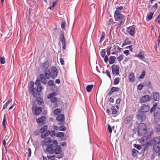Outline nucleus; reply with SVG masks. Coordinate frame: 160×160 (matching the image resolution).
Returning <instances> with one entry per match:
<instances>
[{
	"label": "nucleus",
	"instance_id": "69168bd1",
	"mask_svg": "<svg viewBox=\"0 0 160 160\" xmlns=\"http://www.w3.org/2000/svg\"><path fill=\"white\" fill-rule=\"evenodd\" d=\"M157 21L158 24H160V14L159 15L157 18Z\"/></svg>",
	"mask_w": 160,
	"mask_h": 160
},
{
	"label": "nucleus",
	"instance_id": "6e6552de",
	"mask_svg": "<svg viewBox=\"0 0 160 160\" xmlns=\"http://www.w3.org/2000/svg\"><path fill=\"white\" fill-rule=\"evenodd\" d=\"M112 70V74L115 76L119 74V66L117 65L113 64L111 67Z\"/></svg>",
	"mask_w": 160,
	"mask_h": 160
},
{
	"label": "nucleus",
	"instance_id": "7c9ffc66",
	"mask_svg": "<svg viewBox=\"0 0 160 160\" xmlns=\"http://www.w3.org/2000/svg\"><path fill=\"white\" fill-rule=\"evenodd\" d=\"M158 5L157 3H156L154 5H153L151 8V10L152 12H154L158 8Z\"/></svg>",
	"mask_w": 160,
	"mask_h": 160
},
{
	"label": "nucleus",
	"instance_id": "58836bf2",
	"mask_svg": "<svg viewBox=\"0 0 160 160\" xmlns=\"http://www.w3.org/2000/svg\"><path fill=\"white\" fill-rule=\"evenodd\" d=\"M48 85L50 86H55L54 81L50 80L48 82Z\"/></svg>",
	"mask_w": 160,
	"mask_h": 160
},
{
	"label": "nucleus",
	"instance_id": "bb28decb",
	"mask_svg": "<svg viewBox=\"0 0 160 160\" xmlns=\"http://www.w3.org/2000/svg\"><path fill=\"white\" fill-rule=\"evenodd\" d=\"M12 99L11 98L9 99V100L4 105L2 108V110L6 109L8 106L10 104V103L12 102Z\"/></svg>",
	"mask_w": 160,
	"mask_h": 160
},
{
	"label": "nucleus",
	"instance_id": "f704fd0d",
	"mask_svg": "<svg viewBox=\"0 0 160 160\" xmlns=\"http://www.w3.org/2000/svg\"><path fill=\"white\" fill-rule=\"evenodd\" d=\"M64 136V134L63 132H59L56 133V136L57 137H62Z\"/></svg>",
	"mask_w": 160,
	"mask_h": 160
},
{
	"label": "nucleus",
	"instance_id": "412c9836",
	"mask_svg": "<svg viewBox=\"0 0 160 160\" xmlns=\"http://www.w3.org/2000/svg\"><path fill=\"white\" fill-rule=\"evenodd\" d=\"M133 116L132 115H130L127 117L125 120V122L126 124L129 123L132 120Z\"/></svg>",
	"mask_w": 160,
	"mask_h": 160
},
{
	"label": "nucleus",
	"instance_id": "6e6d98bb",
	"mask_svg": "<svg viewBox=\"0 0 160 160\" xmlns=\"http://www.w3.org/2000/svg\"><path fill=\"white\" fill-rule=\"evenodd\" d=\"M50 132L51 134V136L52 137H53L54 136H56V133H55V131L53 130H52L50 131Z\"/></svg>",
	"mask_w": 160,
	"mask_h": 160
},
{
	"label": "nucleus",
	"instance_id": "3c124183",
	"mask_svg": "<svg viewBox=\"0 0 160 160\" xmlns=\"http://www.w3.org/2000/svg\"><path fill=\"white\" fill-rule=\"evenodd\" d=\"M114 23V22H113V20L112 18H110L108 20V25H113Z\"/></svg>",
	"mask_w": 160,
	"mask_h": 160
},
{
	"label": "nucleus",
	"instance_id": "a878e982",
	"mask_svg": "<svg viewBox=\"0 0 160 160\" xmlns=\"http://www.w3.org/2000/svg\"><path fill=\"white\" fill-rule=\"evenodd\" d=\"M48 127V126L45 125L41 128L40 132L41 134L44 133V132H46L47 130Z\"/></svg>",
	"mask_w": 160,
	"mask_h": 160
},
{
	"label": "nucleus",
	"instance_id": "5701e85b",
	"mask_svg": "<svg viewBox=\"0 0 160 160\" xmlns=\"http://www.w3.org/2000/svg\"><path fill=\"white\" fill-rule=\"evenodd\" d=\"M39 76L41 82L44 84H46L47 83V80L45 78V75L43 74H41Z\"/></svg>",
	"mask_w": 160,
	"mask_h": 160
},
{
	"label": "nucleus",
	"instance_id": "ea45409f",
	"mask_svg": "<svg viewBox=\"0 0 160 160\" xmlns=\"http://www.w3.org/2000/svg\"><path fill=\"white\" fill-rule=\"evenodd\" d=\"M60 39L62 43L65 42L64 33H63L62 36L60 37Z\"/></svg>",
	"mask_w": 160,
	"mask_h": 160
},
{
	"label": "nucleus",
	"instance_id": "4d7b16f0",
	"mask_svg": "<svg viewBox=\"0 0 160 160\" xmlns=\"http://www.w3.org/2000/svg\"><path fill=\"white\" fill-rule=\"evenodd\" d=\"M145 75V72L144 70H143L142 72V74L139 76V78L140 79H142Z\"/></svg>",
	"mask_w": 160,
	"mask_h": 160
},
{
	"label": "nucleus",
	"instance_id": "f3484780",
	"mask_svg": "<svg viewBox=\"0 0 160 160\" xmlns=\"http://www.w3.org/2000/svg\"><path fill=\"white\" fill-rule=\"evenodd\" d=\"M42 67L44 69L45 72H49L50 70L49 68V64L48 62H46L43 63Z\"/></svg>",
	"mask_w": 160,
	"mask_h": 160
},
{
	"label": "nucleus",
	"instance_id": "f03ea898",
	"mask_svg": "<svg viewBox=\"0 0 160 160\" xmlns=\"http://www.w3.org/2000/svg\"><path fill=\"white\" fill-rule=\"evenodd\" d=\"M114 17L115 20L119 22L116 28V29H118L125 22L124 16L121 13L120 11L116 10L114 13Z\"/></svg>",
	"mask_w": 160,
	"mask_h": 160
},
{
	"label": "nucleus",
	"instance_id": "9b49d317",
	"mask_svg": "<svg viewBox=\"0 0 160 160\" xmlns=\"http://www.w3.org/2000/svg\"><path fill=\"white\" fill-rule=\"evenodd\" d=\"M36 106L33 105L32 107V110H34L35 114L37 115H38L42 112V108L41 107H36Z\"/></svg>",
	"mask_w": 160,
	"mask_h": 160
},
{
	"label": "nucleus",
	"instance_id": "6ab92c4d",
	"mask_svg": "<svg viewBox=\"0 0 160 160\" xmlns=\"http://www.w3.org/2000/svg\"><path fill=\"white\" fill-rule=\"evenodd\" d=\"M120 89V88L116 87H113L111 88L110 91L107 94V96H110L113 92L118 91Z\"/></svg>",
	"mask_w": 160,
	"mask_h": 160
},
{
	"label": "nucleus",
	"instance_id": "f257e3e1",
	"mask_svg": "<svg viewBox=\"0 0 160 160\" xmlns=\"http://www.w3.org/2000/svg\"><path fill=\"white\" fill-rule=\"evenodd\" d=\"M52 144H50L47 147L46 150L45 151L46 153L48 152L50 154L54 153L56 154H59L62 152V148L60 146L58 145V143L57 140H53Z\"/></svg>",
	"mask_w": 160,
	"mask_h": 160
},
{
	"label": "nucleus",
	"instance_id": "cd10ccee",
	"mask_svg": "<svg viewBox=\"0 0 160 160\" xmlns=\"http://www.w3.org/2000/svg\"><path fill=\"white\" fill-rule=\"evenodd\" d=\"M153 98L155 100L158 101L159 98V93L158 92H155L153 93Z\"/></svg>",
	"mask_w": 160,
	"mask_h": 160
},
{
	"label": "nucleus",
	"instance_id": "13d9d810",
	"mask_svg": "<svg viewBox=\"0 0 160 160\" xmlns=\"http://www.w3.org/2000/svg\"><path fill=\"white\" fill-rule=\"evenodd\" d=\"M134 146L135 148L139 150H140L142 148L141 147L140 145L134 144Z\"/></svg>",
	"mask_w": 160,
	"mask_h": 160
},
{
	"label": "nucleus",
	"instance_id": "603ef678",
	"mask_svg": "<svg viewBox=\"0 0 160 160\" xmlns=\"http://www.w3.org/2000/svg\"><path fill=\"white\" fill-rule=\"evenodd\" d=\"M42 89V88L41 85L37 86V92H40Z\"/></svg>",
	"mask_w": 160,
	"mask_h": 160
},
{
	"label": "nucleus",
	"instance_id": "7ed1b4c3",
	"mask_svg": "<svg viewBox=\"0 0 160 160\" xmlns=\"http://www.w3.org/2000/svg\"><path fill=\"white\" fill-rule=\"evenodd\" d=\"M150 143L153 145V150L155 153H157L160 150V137H155L150 141Z\"/></svg>",
	"mask_w": 160,
	"mask_h": 160
},
{
	"label": "nucleus",
	"instance_id": "1a4fd4ad",
	"mask_svg": "<svg viewBox=\"0 0 160 160\" xmlns=\"http://www.w3.org/2000/svg\"><path fill=\"white\" fill-rule=\"evenodd\" d=\"M29 90L31 91L34 97L35 98H38L40 96V94L38 93L34 92V83L33 82H31L29 87Z\"/></svg>",
	"mask_w": 160,
	"mask_h": 160
},
{
	"label": "nucleus",
	"instance_id": "c03bdc74",
	"mask_svg": "<svg viewBox=\"0 0 160 160\" xmlns=\"http://www.w3.org/2000/svg\"><path fill=\"white\" fill-rule=\"evenodd\" d=\"M106 53V50L105 49H102L101 52V56L102 57L104 58L105 56Z\"/></svg>",
	"mask_w": 160,
	"mask_h": 160
},
{
	"label": "nucleus",
	"instance_id": "aec40b11",
	"mask_svg": "<svg viewBox=\"0 0 160 160\" xmlns=\"http://www.w3.org/2000/svg\"><path fill=\"white\" fill-rule=\"evenodd\" d=\"M149 96L148 95H146L142 96L141 98L140 102L141 103H143L147 102Z\"/></svg>",
	"mask_w": 160,
	"mask_h": 160
},
{
	"label": "nucleus",
	"instance_id": "37998d69",
	"mask_svg": "<svg viewBox=\"0 0 160 160\" xmlns=\"http://www.w3.org/2000/svg\"><path fill=\"white\" fill-rule=\"evenodd\" d=\"M105 33L103 32H102L101 37L100 39V43H101L102 41L104 39L105 37Z\"/></svg>",
	"mask_w": 160,
	"mask_h": 160
},
{
	"label": "nucleus",
	"instance_id": "473e14b6",
	"mask_svg": "<svg viewBox=\"0 0 160 160\" xmlns=\"http://www.w3.org/2000/svg\"><path fill=\"white\" fill-rule=\"evenodd\" d=\"M6 122V115L5 114L4 115L3 119L2 121V125L4 130H5L6 128L5 123Z\"/></svg>",
	"mask_w": 160,
	"mask_h": 160
},
{
	"label": "nucleus",
	"instance_id": "0e129e2a",
	"mask_svg": "<svg viewBox=\"0 0 160 160\" xmlns=\"http://www.w3.org/2000/svg\"><path fill=\"white\" fill-rule=\"evenodd\" d=\"M143 87V85L141 84H140L138 86V89L139 90H141Z\"/></svg>",
	"mask_w": 160,
	"mask_h": 160
},
{
	"label": "nucleus",
	"instance_id": "e433bc0d",
	"mask_svg": "<svg viewBox=\"0 0 160 160\" xmlns=\"http://www.w3.org/2000/svg\"><path fill=\"white\" fill-rule=\"evenodd\" d=\"M138 152V151L135 149H133L132 150V155L134 157H135L137 155Z\"/></svg>",
	"mask_w": 160,
	"mask_h": 160
},
{
	"label": "nucleus",
	"instance_id": "9d476101",
	"mask_svg": "<svg viewBox=\"0 0 160 160\" xmlns=\"http://www.w3.org/2000/svg\"><path fill=\"white\" fill-rule=\"evenodd\" d=\"M50 73L51 77L52 79H54L57 77L58 72L57 69L55 67L52 66V67Z\"/></svg>",
	"mask_w": 160,
	"mask_h": 160
},
{
	"label": "nucleus",
	"instance_id": "2f4dec72",
	"mask_svg": "<svg viewBox=\"0 0 160 160\" xmlns=\"http://www.w3.org/2000/svg\"><path fill=\"white\" fill-rule=\"evenodd\" d=\"M93 86V85H88L86 88L87 92H90L92 91Z\"/></svg>",
	"mask_w": 160,
	"mask_h": 160
},
{
	"label": "nucleus",
	"instance_id": "a211bd4d",
	"mask_svg": "<svg viewBox=\"0 0 160 160\" xmlns=\"http://www.w3.org/2000/svg\"><path fill=\"white\" fill-rule=\"evenodd\" d=\"M129 81L130 82H133L135 80V77L133 72H131L129 73L128 76Z\"/></svg>",
	"mask_w": 160,
	"mask_h": 160
},
{
	"label": "nucleus",
	"instance_id": "a18cd8bd",
	"mask_svg": "<svg viewBox=\"0 0 160 160\" xmlns=\"http://www.w3.org/2000/svg\"><path fill=\"white\" fill-rule=\"evenodd\" d=\"M45 76L46 77V78L49 79L50 78V75H51L50 70H49V72H45Z\"/></svg>",
	"mask_w": 160,
	"mask_h": 160
},
{
	"label": "nucleus",
	"instance_id": "a19ab883",
	"mask_svg": "<svg viewBox=\"0 0 160 160\" xmlns=\"http://www.w3.org/2000/svg\"><path fill=\"white\" fill-rule=\"evenodd\" d=\"M53 112H54V113L55 115H58V114H59L60 113H61V110L60 109L57 108V109H55L54 111Z\"/></svg>",
	"mask_w": 160,
	"mask_h": 160
},
{
	"label": "nucleus",
	"instance_id": "423d86ee",
	"mask_svg": "<svg viewBox=\"0 0 160 160\" xmlns=\"http://www.w3.org/2000/svg\"><path fill=\"white\" fill-rule=\"evenodd\" d=\"M51 142L52 140L50 138H45L44 139L41 141V145L42 147L44 146L48 147L50 145Z\"/></svg>",
	"mask_w": 160,
	"mask_h": 160
},
{
	"label": "nucleus",
	"instance_id": "c85d7f7f",
	"mask_svg": "<svg viewBox=\"0 0 160 160\" xmlns=\"http://www.w3.org/2000/svg\"><path fill=\"white\" fill-rule=\"evenodd\" d=\"M154 13V12H149L147 17V19H148V21H149L151 19Z\"/></svg>",
	"mask_w": 160,
	"mask_h": 160
},
{
	"label": "nucleus",
	"instance_id": "4be33fe9",
	"mask_svg": "<svg viewBox=\"0 0 160 160\" xmlns=\"http://www.w3.org/2000/svg\"><path fill=\"white\" fill-rule=\"evenodd\" d=\"M116 57L115 56H110L108 59L109 63L110 64H112L115 62Z\"/></svg>",
	"mask_w": 160,
	"mask_h": 160
},
{
	"label": "nucleus",
	"instance_id": "79ce46f5",
	"mask_svg": "<svg viewBox=\"0 0 160 160\" xmlns=\"http://www.w3.org/2000/svg\"><path fill=\"white\" fill-rule=\"evenodd\" d=\"M111 110L112 111V114H116L117 113V110L115 108V107L114 106H112V107Z\"/></svg>",
	"mask_w": 160,
	"mask_h": 160
},
{
	"label": "nucleus",
	"instance_id": "774afa93",
	"mask_svg": "<svg viewBox=\"0 0 160 160\" xmlns=\"http://www.w3.org/2000/svg\"><path fill=\"white\" fill-rule=\"evenodd\" d=\"M60 62L61 64L62 65H64V61L63 59L62 58H60Z\"/></svg>",
	"mask_w": 160,
	"mask_h": 160
},
{
	"label": "nucleus",
	"instance_id": "dca6fc26",
	"mask_svg": "<svg viewBox=\"0 0 160 160\" xmlns=\"http://www.w3.org/2000/svg\"><path fill=\"white\" fill-rule=\"evenodd\" d=\"M150 109V107L148 105L144 104L142 107H141V108L140 110V112H148Z\"/></svg>",
	"mask_w": 160,
	"mask_h": 160
},
{
	"label": "nucleus",
	"instance_id": "c9c22d12",
	"mask_svg": "<svg viewBox=\"0 0 160 160\" xmlns=\"http://www.w3.org/2000/svg\"><path fill=\"white\" fill-rule=\"evenodd\" d=\"M119 82L120 78H116L114 80L113 84L114 85H117L118 84Z\"/></svg>",
	"mask_w": 160,
	"mask_h": 160
},
{
	"label": "nucleus",
	"instance_id": "4468645a",
	"mask_svg": "<svg viewBox=\"0 0 160 160\" xmlns=\"http://www.w3.org/2000/svg\"><path fill=\"white\" fill-rule=\"evenodd\" d=\"M140 114L137 116V118L138 120L140 121L141 122L144 121L146 118V115L144 113H141L140 112Z\"/></svg>",
	"mask_w": 160,
	"mask_h": 160
},
{
	"label": "nucleus",
	"instance_id": "f8f14e48",
	"mask_svg": "<svg viewBox=\"0 0 160 160\" xmlns=\"http://www.w3.org/2000/svg\"><path fill=\"white\" fill-rule=\"evenodd\" d=\"M56 120L59 121V122L58 123L59 125H62L63 123V122L64 121V116L63 114H62L59 115L56 118Z\"/></svg>",
	"mask_w": 160,
	"mask_h": 160
},
{
	"label": "nucleus",
	"instance_id": "2eb2a0df",
	"mask_svg": "<svg viewBox=\"0 0 160 160\" xmlns=\"http://www.w3.org/2000/svg\"><path fill=\"white\" fill-rule=\"evenodd\" d=\"M46 120V118L45 116H42L37 119V122L38 124L43 125Z\"/></svg>",
	"mask_w": 160,
	"mask_h": 160
},
{
	"label": "nucleus",
	"instance_id": "4c0bfd02",
	"mask_svg": "<svg viewBox=\"0 0 160 160\" xmlns=\"http://www.w3.org/2000/svg\"><path fill=\"white\" fill-rule=\"evenodd\" d=\"M37 103L39 105H41L43 103V100L42 98L38 99L37 100Z\"/></svg>",
	"mask_w": 160,
	"mask_h": 160
},
{
	"label": "nucleus",
	"instance_id": "ddd939ff",
	"mask_svg": "<svg viewBox=\"0 0 160 160\" xmlns=\"http://www.w3.org/2000/svg\"><path fill=\"white\" fill-rule=\"evenodd\" d=\"M154 116L156 119H160V108H156L154 112Z\"/></svg>",
	"mask_w": 160,
	"mask_h": 160
},
{
	"label": "nucleus",
	"instance_id": "49530a36",
	"mask_svg": "<svg viewBox=\"0 0 160 160\" xmlns=\"http://www.w3.org/2000/svg\"><path fill=\"white\" fill-rule=\"evenodd\" d=\"M66 23L64 20H62L61 23V27L63 29H64L65 27Z\"/></svg>",
	"mask_w": 160,
	"mask_h": 160
},
{
	"label": "nucleus",
	"instance_id": "393cba45",
	"mask_svg": "<svg viewBox=\"0 0 160 160\" xmlns=\"http://www.w3.org/2000/svg\"><path fill=\"white\" fill-rule=\"evenodd\" d=\"M131 43V41H130L128 38H126L123 43L122 47L125 46V45H129Z\"/></svg>",
	"mask_w": 160,
	"mask_h": 160
},
{
	"label": "nucleus",
	"instance_id": "39448f33",
	"mask_svg": "<svg viewBox=\"0 0 160 160\" xmlns=\"http://www.w3.org/2000/svg\"><path fill=\"white\" fill-rule=\"evenodd\" d=\"M57 94L56 92H53L49 95L47 97L48 99L51 98V103H55L58 100V98L56 97H54L57 95Z\"/></svg>",
	"mask_w": 160,
	"mask_h": 160
},
{
	"label": "nucleus",
	"instance_id": "680f3d73",
	"mask_svg": "<svg viewBox=\"0 0 160 160\" xmlns=\"http://www.w3.org/2000/svg\"><path fill=\"white\" fill-rule=\"evenodd\" d=\"M108 129L109 132L111 133L112 132V130L111 126L109 124L108 125Z\"/></svg>",
	"mask_w": 160,
	"mask_h": 160
},
{
	"label": "nucleus",
	"instance_id": "c756f323",
	"mask_svg": "<svg viewBox=\"0 0 160 160\" xmlns=\"http://www.w3.org/2000/svg\"><path fill=\"white\" fill-rule=\"evenodd\" d=\"M136 56L142 59H143L145 58L144 54L141 52H140L138 54L136 55Z\"/></svg>",
	"mask_w": 160,
	"mask_h": 160
},
{
	"label": "nucleus",
	"instance_id": "338daca9",
	"mask_svg": "<svg viewBox=\"0 0 160 160\" xmlns=\"http://www.w3.org/2000/svg\"><path fill=\"white\" fill-rule=\"evenodd\" d=\"M156 131L158 132H160V124H158L156 127Z\"/></svg>",
	"mask_w": 160,
	"mask_h": 160
},
{
	"label": "nucleus",
	"instance_id": "09e8293b",
	"mask_svg": "<svg viewBox=\"0 0 160 160\" xmlns=\"http://www.w3.org/2000/svg\"><path fill=\"white\" fill-rule=\"evenodd\" d=\"M123 58V56L122 55H121L117 58V59L118 61L120 62L122 60Z\"/></svg>",
	"mask_w": 160,
	"mask_h": 160
},
{
	"label": "nucleus",
	"instance_id": "8fccbe9b",
	"mask_svg": "<svg viewBox=\"0 0 160 160\" xmlns=\"http://www.w3.org/2000/svg\"><path fill=\"white\" fill-rule=\"evenodd\" d=\"M0 61L1 64H3L5 63V58L3 57L0 58Z\"/></svg>",
	"mask_w": 160,
	"mask_h": 160
},
{
	"label": "nucleus",
	"instance_id": "5fc2aeb1",
	"mask_svg": "<svg viewBox=\"0 0 160 160\" xmlns=\"http://www.w3.org/2000/svg\"><path fill=\"white\" fill-rule=\"evenodd\" d=\"M66 127L65 126H60L58 128L59 130L62 131H64L66 130Z\"/></svg>",
	"mask_w": 160,
	"mask_h": 160
},
{
	"label": "nucleus",
	"instance_id": "20e7f679",
	"mask_svg": "<svg viewBox=\"0 0 160 160\" xmlns=\"http://www.w3.org/2000/svg\"><path fill=\"white\" fill-rule=\"evenodd\" d=\"M147 127L144 123H140L138 125V133L140 136L144 135L146 133Z\"/></svg>",
	"mask_w": 160,
	"mask_h": 160
},
{
	"label": "nucleus",
	"instance_id": "72a5a7b5",
	"mask_svg": "<svg viewBox=\"0 0 160 160\" xmlns=\"http://www.w3.org/2000/svg\"><path fill=\"white\" fill-rule=\"evenodd\" d=\"M113 49L116 52H120L121 51V48L118 46L115 45L113 46Z\"/></svg>",
	"mask_w": 160,
	"mask_h": 160
},
{
	"label": "nucleus",
	"instance_id": "bf43d9fd",
	"mask_svg": "<svg viewBox=\"0 0 160 160\" xmlns=\"http://www.w3.org/2000/svg\"><path fill=\"white\" fill-rule=\"evenodd\" d=\"M106 74L110 78H111V76L110 71L108 70H107L106 71Z\"/></svg>",
	"mask_w": 160,
	"mask_h": 160
},
{
	"label": "nucleus",
	"instance_id": "b1692460",
	"mask_svg": "<svg viewBox=\"0 0 160 160\" xmlns=\"http://www.w3.org/2000/svg\"><path fill=\"white\" fill-rule=\"evenodd\" d=\"M51 133L50 131L49 130H47L45 133H42L41 134V137L42 138L44 139L46 137L48 136Z\"/></svg>",
	"mask_w": 160,
	"mask_h": 160
},
{
	"label": "nucleus",
	"instance_id": "864d4df0",
	"mask_svg": "<svg viewBox=\"0 0 160 160\" xmlns=\"http://www.w3.org/2000/svg\"><path fill=\"white\" fill-rule=\"evenodd\" d=\"M112 48L108 47L107 48L106 51L108 56H109L110 54L111 49Z\"/></svg>",
	"mask_w": 160,
	"mask_h": 160
},
{
	"label": "nucleus",
	"instance_id": "052dcab7",
	"mask_svg": "<svg viewBox=\"0 0 160 160\" xmlns=\"http://www.w3.org/2000/svg\"><path fill=\"white\" fill-rule=\"evenodd\" d=\"M35 84L37 86L41 85L40 80H38L37 79L36 81Z\"/></svg>",
	"mask_w": 160,
	"mask_h": 160
},
{
	"label": "nucleus",
	"instance_id": "de8ad7c7",
	"mask_svg": "<svg viewBox=\"0 0 160 160\" xmlns=\"http://www.w3.org/2000/svg\"><path fill=\"white\" fill-rule=\"evenodd\" d=\"M55 157V156L54 155L50 156L48 155L47 156V157L48 158V160H57L54 158Z\"/></svg>",
	"mask_w": 160,
	"mask_h": 160
},
{
	"label": "nucleus",
	"instance_id": "e2e57ef3",
	"mask_svg": "<svg viewBox=\"0 0 160 160\" xmlns=\"http://www.w3.org/2000/svg\"><path fill=\"white\" fill-rule=\"evenodd\" d=\"M103 58H104V62L105 63H107L108 62V55H106Z\"/></svg>",
	"mask_w": 160,
	"mask_h": 160
},
{
	"label": "nucleus",
	"instance_id": "0eeeda50",
	"mask_svg": "<svg viewBox=\"0 0 160 160\" xmlns=\"http://www.w3.org/2000/svg\"><path fill=\"white\" fill-rule=\"evenodd\" d=\"M127 32L131 36H134L135 33V26L132 25L127 28Z\"/></svg>",
	"mask_w": 160,
	"mask_h": 160
}]
</instances>
